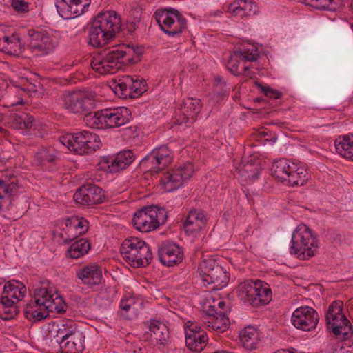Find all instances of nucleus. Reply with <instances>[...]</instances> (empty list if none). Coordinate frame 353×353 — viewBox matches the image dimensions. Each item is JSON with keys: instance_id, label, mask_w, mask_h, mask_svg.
<instances>
[{"instance_id": "bb28decb", "label": "nucleus", "mask_w": 353, "mask_h": 353, "mask_svg": "<svg viewBox=\"0 0 353 353\" xmlns=\"http://www.w3.org/2000/svg\"><path fill=\"white\" fill-rule=\"evenodd\" d=\"M135 159L133 152L130 150H123L115 156H108L103 158V162L108 164L110 172H117L125 169Z\"/></svg>"}, {"instance_id": "f3484780", "label": "nucleus", "mask_w": 353, "mask_h": 353, "mask_svg": "<svg viewBox=\"0 0 353 353\" xmlns=\"http://www.w3.org/2000/svg\"><path fill=\"white\" fill-rule=\"evenodd\" d=\"M74 201L83 205L91 206L103 202L105 194L102 188L94 184H85L74 194Z\"/></svg>"}, {"instance_id": "13d9d810", "label": "nucleus", "mask_w": 353, "mask_h": 353, "mask_svg": "<svg viewBox=\"0 0 353 353\" xmlns=\"http://www.w3.org/2000/svg\"><path fill=\"white\" fill-rule=\"evenodd\" d=\"M139 23L140 21H127L125 24L126 29L130 33H132L137 30Z\"/></svg>"}, {"instance_id": "412c9836", "label": "nucleus", "mask_w": 353, "mask_h": 353, "mask_svg": "<svg viewBox=\"0 0 353 353\" xmlns=\"http://www.w3.org/2000/svg\"><path fill=\"white\" fill-rule=\"evenodd\" d=\"M157 256L162 264L171 267L182 261L183 253L176 243L164 241L159 245Z\"/></svg>"}, {"instance_id": "603ef678", "label": "nucleus", "mask_w": 353, "mask_h": 353, "mask_svg": "<svg viewBox=\"0 0 353 353\" xmlns=\"http://www.w3.org/2000/svg\"><path fill=\"white\" fill-rule=\"evenodd\" d=\"M77 221L74 223V229L79 230V234H85L89 228V223L83 218L76 217Z\"/></svg>"}, {"instance_id": "aec40b11", "label": "nucleus", "mask_w": 353, "mask_h": 353, "mask_svg": "<svg viewBox=\"0 0 353 353\" xmlns=\"http://www.w3.org/2000/svg\"><path fill=\"white\" fill-rule=\"evenodd\" d=\"M90 0H60L56 3L59 15L63 19L77 17L86 12Z\"/></svg>"}, {"instance_id": "cd10ccee", "label": "nucleus", "mask_w": 353, "mask_h": 353, "mask_svg": "<svg viewBox=\"0 0 353 353\" xmlns=\"http://www.w3.org/2000/svg\"><path fill=\"white\" fill-rule=\"evenodd\" d=\"M4 120L8 127L15 130H29L32 127L34 122L32 116L23 112L19 113L11 112L6 116Z\"/></svg>"}, {"instance_id": "ddd939ff", "label": "nucleus", "mask_w": 353, "mask_h": 353, "mask_svg": "<svg viewBox=\"0 0 353 353\" xmlns=\"http://www.w3.org/2000/svg\"><path fill=\"white\" fill-rule=\"evenodd\" d=\"M172 152L167 145H161L154 149L143 158L139 163L140 168L145 172L157 173L168 166L172 161Z\"/></svg>"}, {"instance_id": "ea45409f", "label": "nucleus", "mask_w": 353, "mask_h": 353, "mask_svg": "<svg viewBox=\"0 0 353 353\" xmlns=\"http://www.w3.org/2000/svg\"><path fill=\"white\" fill-rule=\"evenodd\" d=\"M205 323L218 333L224 332L230 327V320L225 311H220L218 316L211 317V320L205 321Z\"/></svg>"}, {"instance_id": "0eeeda50", "label": "nucleus", "mask_w": 353, "mask_h": 353, "mask_svg": "<svg viewBox=\"0 0 353 353\" xmlns=\"http://www.w3.org/2000/svg\"><path fill=\"white\" fill-rule=\"evenodd\" d=\"M126 54L121 49H105L92 59V68L101 74H114L122 67Z\"/></svg>"}, {"instance_id": "f257e3e1", "label": "nucleus", "mask_w": 353, "mask_h": 353, "mask_svg": "<svg viewBox=\"0 0 353 353\" xmlns=\"http://www.w3.org/2000/svg\"><path fill=\"white\" fill-rule=\"evenodd\" d=\"M122 28L120 16L114 10L99 12L90 23L89 44L102 47L115 38Z\"/></svg>"}, {"instance_id": "774afa93", "label": "nucleus", "mask_w": 353, "mask_h": 353, "mask_svg": "<svg viewBox=\"0 0 353 353\" xmlns=\"http://www.w3.org/2000/svg\"><path fill=\"white\" fill-rule=\"evenodd\" d=\"M276 140H277V137H276L275 136H273V137H271V139H270V141H271L272 142H274H274H276Z\"/></svg>"}, {"instance_id": "8fccbe9b", "label": "nucleus", "mask_w": 353, "mask_h": 353, "mask_svg": "<svg viewBox=\"0 0 353 353\" xmlns=\"http://www.w3.org/2000/svg\"><path fill=\"white\" fill-rule=\"evenodd\" d=\"M11 6L19 13L27 12L29 10V3L24 0H12Z\"/></svg>"}, {"instance_id": "423d86ee", "label": "nucleus", "mask_w": 353, "mask_h": 353, "mask_svg": "<svg viewBox=\"0 0 353 353\" xmlns=\"http://www.w3.org/2000/svg\"><path fill=\"white\" fill-rule=\"evenodd\" d=\"M291 254H296L301 260H306L314 256L319 248L318 240L307 228H298L292 234Z\"/></svg>"}, {"instance_id": "4be33fe9", "label": "nucleus", "mask_w": 353, "mask_h": 353, "mask_svg": "<svg viewBox=\"0 0 353 353\" xmlns=\"http://www.w3.org/2000/svg\"><path fill=\"white\" fill-rule=\"evenodd\" d=\"M28 35L30 39L29 46L34 52L46 55L54 50L52 38L46 32L30 29L28 30Z\"/></svg>"}, {"instance_id": "49530a36", "label": "nucleus", "mask_w": 353, "mask_h": 353, "mask_svg": "<svg viewBox=\"0 0 353 353\" xmlns=\"http://www.w3.org/2000/svg\"><path fill=\"white\" fill-rule=\"evenodd\" d=\"M127 48H128V52H127V54H130L132 51L133 53V56L132 57L128 58L127 61L129 64H134L137 63L140 57L143 54V49L141 46H134V45L127 46Z\"/></svg>"}, {"instance_id": "b1692460", "label": "nucleus", "mask_w": 353, "mask_h": 353, "mask_svg": "<svg viewBox=\"0 0 353 353\" xmlns=\"http://www.w3.org/2000/svg\"><path fill=\"white\" fill-rule=\"evenodd\" d=\"M76 275L83 285L91 288L99 286L103 280L101 268L96 263H90L77 270Z\"/></svg>"}, {"instance_id": "3c124183", "label": "nucleus", "mask_w": 353, "mask_h": 353, "mask_svg": "<svg viewBox=\"0 0 353 353\" xmlns=\"http://www.w3.org/2000/svg\"><path fill=\"white\" fill-rule=\"evenodd\" d=\"M256 84L258 85V87L261 88V91L266 97L274 99L280 98L281 93L278 90H273L269 86H262L259 83H256Z\"/></svg>"}, {"instance_id": "f03ea898", "label": "nucleus", "mask_w": 353, "mask_h": 353, "mask_svg": "<svg viewBox=\"0 0 353 353\" xmlns=\"http://www.w3.org/2000/svg\"><path fill=\"white\" fill-rule=\"evenodd\" d=\"M72 321L54 325L49 332L52 345H57L62 353H81L84 350L83 334Z\"/></svg>"}, {"instance_id": "2eb2a0df", "label": "nucleus", "mask_w": 353, "mask_h": 353, "mask_svg": "<svg viewBox=\"0 0 353 353\" xmlns=\"http://www.w3.org/2000/svg\"><path fill=\"white\" fill-rule=\"evenodd\" d=\"M319 320L316 311L309 306H301L293 312L291 321L293 325L303 331H310L316 328Z\"/></svg>"}, {"instance_id": "338daca9", "label": "nucleus", "mask_w": 353, "mask_h": 353, "mask_svg": "<svg viewBox=\"0 0 353 353\" xmlns=\"http://www.w3.org/2000/svg\"><path fill=\"white\" fill-rule=\"evenodd\" d=\"M276 353H294V352L289 351V350H282L281 352H276Z\"/></svg>"}, {"instance_id": "7ed1b4c3", "label": "nucleus", "mask_w": 353, "mask_h": 353, "mask_svg": "<svg viewBox=\"0 0 353 353\" xmlns=\"http://www.w3.org/2000/svg\"><path fill=\"white\" fill-rule=\"evenodd\" d=\"M130 117L131 111L128 108L119 107L87 113L83 122L90 128H113L128 123Z\"/></svg>"}, {"instance_id": "dca6fc26", "label": "nucleus", "mask_w": 353, "mask_h": 353, "mask_svg": "<svg viewBox=\"0 0 353 353\" xmlns=\"http://www.w3.org/2000/svg\"><path fill=\"white\" fill-rule=\"evenodd\" d=\"M36 296H45L46 303L44 308L48 312H57L61 314L65 312L66 304L61 296L54 291L52 286L48 282L41 283V286L35 288Z\"/></svg>"}, {"instance_id": "20e7f679", "label": "nucleus", "mask_w": 353, "mask_h": 353, "mask_svg": "<svg viewBox=\"0 0 353 353\" xmlns=\"http://www.w3.org/2000/svg\"><path fill=\"white\" fill-rule=\"evenodd\" d=\"M123 258L134 268L146 267L153 259L148 244L137 237L123 241L121 247Z\"/></svg>"}, {"instance_id": "0e129e2a", "label": "nucleus", "mask_w": 353, "mask_h": 353, "mask_svg": "<svg viewBox=\"0 0 353 353\" xmlns=\"http://www.w3.org/2000/svg\"><path fill=\"white\" fill-rule=\"evenodd\" d=\"M7 43H4L3 38L1 36H0V51L3 52H6V47L5 45H6Z\"/></svg>"}, {"instance_id": "9d476101", "label": "nucleus", "mask_w": 353, "mask_h": 353, "mask_svg": "<svg viewBox=\"0 0 353 353\" xmlns=\"http://www.w3.org/2000/svg\"><path fill=\"white\" fill-rule=\"evenodd\" d=\"M155 17L161 29L170 37H178L187 30L186 19L175 8L157 10Z\"/></svg>"}, {"instance_id": "473e14b6", "label": "nucleus", "mask_w": 353, "mask_h": 353, "mask_svg": "<svg viewBox=\"0 0 353 353\" xmlns=\"http://www.w3.org/2000/svg\"><path fill=\"white\" fill-rule=\"evenodd\" d=\"M145 325L151 332L150 335L154 336L157 343L164 344L169 336V330L166 325L157 319H150Z\"/></svg>"}, {"instance_id": "f704fd0d", "label": "nucleus", "mask_w": 353, "mask_h": 353, "mask_svg": "<svg viewBox=\"0 0 353 353\" xmlns=\"http://www.w3.org/2000/svg\"><path fill=\"white\" fill-rule=\"evenodd\" d=\"M334 144L335 150L339 155L353 161V134L336 139Z\"/></svg>"}, {"instance_id": "6ab92c4d", "label": "nucleus", "mask_w": 353, "mask_h": 353, "mask_svg": "<svg viewBox=\"0 0 353 353\" xmlns=\"http://www.w3.org/2000/svg\"><path fill=\"white\" fill-rule=\"evenodd\" d=\"M26 293V288L25 285L16 280H12L5 284L2 293V300L6 303L8 309L15 310L14 316L19 312V307L17 303L23 299Z\"/></svg>"}, {"instance_id": "680f3d73", "label": "nucleus", "mask_w": 353, "mask_h": 353, "mask_svg": "<svg viewBox=\"0 0 353 353\" xmlns=\"http://www.w3.org/2000/svg\"><path fill=\"white\" fill-rule=\"evenodd\" d=\"M240 76L243 75L248 78H252L254 76V72L250 71V68L248 66H243L242 71H239Z\"/></svg>"}, {"instance_id": "393cba45", "label": "nucleus", "mask_w": 353, "mask_h": 353, "mask_svg": "<svg viewBox=\"0 0 353 353\" xmlns=\"http://www.w3.org/2000/svg\"><path fill=\"white\" fill-rule=\"evenodd\" d=\"M148 214L144 222L140 228L142 232H148L157 229L160 225H163L167 220V212L163 208L157 205L146 206Z\"/></svg>"}, {"instance_id": "f8f14e48", "label": "nucleus", "mask_w": 353, "mask_h": 353, "mask_svg": "<svg viewBox=\"0 0 353 353\" xmlns=\"http://www.w3.org/2000/svg\"><path fill=\"white\" fill-rule=\"evenodd\" d=\"M61 99L64 108L74 114L85 115L95 108L94 97L86 92H65Z\"/></svg>"}, {"instance_id": "5701e85b", "label": "nucleus", "mask_w": 353, "mask_h": 353, "mask_svg": "<svg viewBox=\"0 0 353 353\" xmlns=\"http://www.w3.org/2000/svg\"><path fill=\"white\" fill-rule=\"evenodd\" d=\"M259 54L256 48L252 46V49L250 50L239 47L230 54L228 61L227 68L232 74L239 77L240 73L238 67L240 62L254 61L257 60Z\"/></svg>"}, {"instance_id": "6e6552de", "label": "nucleus", "mask_w": 353, "mask_h": 353, "mask_svg": "<svg viewBox=\"0 0 353 353\" xmlns=\"http://www.w3.org/2000/svg\"><path fill=\"white\" fill-rule=\"evenodd\" d=\"M343 303L337 300L333 301L328 307L325 313V321L327 328L331 330L336 336H342L343 339H348L352 334V327L349 320L342 312Z\"/></svg>"}, {"instance_id": "a878e982", "label": "nucleus", "mask_w": 353, "mask_h": 353, "mask_svg": "<svg viewBox=\"0 0 353 353\" xmlns=\"http://www.w3.org/2000/svg\"><path fill=\"white\" fill-rule=\"evenodd\" d=\"M34 294H35V292ZM45 297V296L34 295V300L30 301L26 305L23 313L26 319L33 323H36L48 316L49 312L44 308Z\"/></svg>"}, {"instance_id": "39448f33", "label": "nucleus", "mask_w": 353, "mask_h": 353, "mask_svg": "<svg viewBox=\"0 0 353 353\" xmlns=\"http://www.w3.org/2000/svg\"><path fill=\"white\" fill-rule=\"evenodd\" d=\"M240 289V299L254 307L266 305L272 300L270 285L261 280L247 281L241 285Z\"/></svg>"}, {"instance_id": "7c9ffc66", "label": "nucleus", "mask_w": 353, "mask_h": 353, "mask_svg": "<svg viewBox=\"0 0 353 353\" xmlns=\"http://www.w3.org/2000/svg\"><path fill=\"white\" fill-rule=\"evenodd\" d=\"M207 221L204 212L201 210L193 209L190 210L183 221V228L186 232L196 230L200 228V224L204 225Z\"/></svg>"}, {"instance_id": "4c0bfd02", "label": "nucleus", "mask_w": 353, "mask_h": 353, "mask_svg": "<svg viewBox=\"0 0 353 353\" xmlns=\"http://www.w3.org/2000/svg\"><path fill=\"white\" fill-rule=\"evenodd\" d=\"M90 243L86 239L81 238L71 244L67 250V254L72 259H79L88 252Z\"/></svg>"}, {"instance_id": "9b49d317", "label": "nucleus", "mask_w": 353, "mask_h": 353, "mask_svg": "<svg viewBox=\"0 0 353 353\" xmlns=\"http://www.w3.org/2000/svg\"><path fill=\"white\" fill-rule=\"evenodd\" d=\"M199 274L204 283L214 285L213 289L221 290L230 280L228 272L215 259H203L199 266Z\"/></svg>"}, {"instance_id": "e2e57ef3", "label": "nucleus", "mask_w": 353, "mask_h": 353, "mask_svg": "<svg viewBox=\"0 0 353 353\" xmlns=\"http://www.w3.org/2000/svg\"><path fill=\"white\" fill-rule=\"evenodd\" d=\"M226 95V91L225 90H221V91H217L215 94H214V98L215 99L219 101H221L223 99V98L225 97Z\"/></svg>"}, {"instance_id": "72a5a7b5", "label": "nucleus", "mask_w": 353, "mask_h": 353, "mask_svg": "<svg viewBox=\"0 0 353 353\" xmlns=\"http://www.w3.org/2000/svg\"><path fill=\"white\" fill-rule=\"evenodd\" d=\"M295 167L296 163L287 159H280L272 164V175L276 179L283 183L286 178L289 176L288 174L290 173L291 170L293 171Z\"/></svg>"}, {"instance_id": "5fc2aeb1", "label": "nucleus", "mask_w": 353, "mask_h": 353, "mask_svg": "<svg viewBox=\"0 0 353 353\" xmlns=\"http://www.w3.org/2000/svg\"><path fill=\"white\" fill-rule=\"evenodd\" d=\"M141 17V8H135L130 11L127 21H140Z\"/></svg>"}, {"instance_id": "a18cd8bd", "label": "nucleus", "mask_w": 353, "mask_h": 353, "mask_svg": "<svg viewBox=\"0 0 353 353\" xmlns=\"http://www.w3.org/2000/svg\"><path fill=\"white\" fill-rule=\"evenodd\" d=\"M147 210L148 209H146L145 206L137 210L134 214L132 223L134 228L139 231L143 225V222L145 221V218H147V216H149Z\"/></svg>"}, {"instance_id": "052dcab7", "label": "nucleus", "mask_w": 353, "mask_h": 353, "mask_svg": "<svg viewBox=\"0 0 353 353\" xmlns=\"http://www.w3.org/2000/svg\"><path fill=\"white\" fill-rule=\"evenodd\" d=\"M219 312H217L214 306H209L206 314L209 316V320H211V317H214L219 316Z\"/></svg>"}, {"instance_id": "37998d69", "label": "nucleus", "mask_w": 353, "mask_h": 353, "mask_svg": "<svg viewBox=\"0 0 353 353\" xmlns=\"http://www.w3.org/2000/svg\"><path fill=\"white\" fill-rule=\"evenodd\" d=\"M57 152L52 148H42L37 153V158L41 163H52L57 159Z\"/></svg>"}, {"instance_id": "58836bf2", "label": "nucleus", "mask_w": 353, "mask_h": 353, "mask_svg": "<svg viewBox=\"0 0 353 353\" xmlns=\"http://www.w3.org/2000/svg\"><path fill=\"white\" fill-rule=\"evenodd\" d=\"M202 103L200 99L194 98H188L184 101L181 110L183 113L190 116V123H193L198 114L201 112Z\"/></svg>"}, {"instance_id": "de8ad7c7", "label": "nucleus", "mask_w": 353, "mask_h": 353, "mask_svg": "<svg viewBox=\"0 0 353 353\" xmlns=\"http://www.w3.org/2000/svg\"><path fill=\"white\" fill-rule=\"evenodd\" d=\"M15 310L8 309L6 306V303L2 300V296L0 299V318L4 321H8L14 317Z\"/></svg>"}, {"instance_id": "4468645a", "label": "nucleus", "mask_w": 353, "mask_h": 353, "mask_svg": "<svg viewBox=\"0 0 353 353\" xmlns=\"http://www.w3.org/2000/svg\"><path fill=\"white\" fill-rule=\"evenodd\" d=\"M193 172V165L188 163L176 170L163 173L161 183L166 192H172L181 187L185 180L192 177Z\"/></svg>"}, {"instance_id": "864d4df0", "label": "nucleus", "mask_w": 353, "mask_h": 353, "mask_svg": "<svg viewBox=\"0 0 353 353\" xmlns=\"http://www.w3.org/2000/svg\"><path fill=\"white\" fill-rule=\"evenodd\" d=\"M330 350L332 353H353V346H343L341 343H338L336 346H331Z\"/></svg>"}, {"instance_id": "e433bc0d", "label": "nucleus", "mask_w": 353, "mask_h": 353, "mask_svg": "<svg viewBox=\"0 0 353 353\" xmlns=\"http://www.w3.org/2000/svg\"><path fill=\"white\" fill-rule=\"evenodd\" d=\"M239 337L245 348L250 350L256 348L259 334L253 327H245L240 332Z\"/></svg>"}, {"instance_id": "a211bd4d", "label": "nucleus", "mask_w": 353, "mask_h": 353, "mask_svg": "<svg viewBox=\"0 0 353 353\" xmlns=\"http://www.w3.org/2000/svg\"><path fill=\"white\" fill-rule=\"evenodd\" d=\"M185 344L190 351L201 352L208 341L207 333L196 324L190 321L185 324Z\"/></svg>"}, {"instance_id": "79ce46f5", "label": "nucleus", "mask_w": 353, "mask_h": 353, "mask_svg": "<svg viewBox=\"0 0 353 353\" xmlns=\"http://www.w3.org/2000/svg\"><path fill=\"white\" fill-rule=\"evenodd\" d=\"M146 82L143 79L141 80L132 78V84H130V89L132 96L130 99H136L146 91Z\"/></svg>"}, {"instance_id": "09e8293b", "label": "nucleus", "mask_w": 353, "mask_h": 353, "mask_svg": "<svg viewBox=\"0 0 353 353\" xmlns=\"http://www.w3.org/2000/svg\"><path fill=\"white\" fill-rule=\"evenodd\" d=\"M0 36L2 37L4 43H7V44L5 45L6 52L7 53L10 52V50L12 49V45L17 43H19V46L21 45V39L14 34L12 35L11 37H9L7 35H6L3 32H1Z\"/></svg>"}, {"instance_id": "1a4fd4ad", "label": "nucleus", "mask_w": 353, "mask_h": 353, "mask_svg": "<svg viewBox=\"0 0 353 353\" xmlns=\"http://www.w3.org/2000/svg\"><path fill=\"white\" fill-rule=\"evenodd\" d=\"M60 141L68 150L79 154L95 151L100 145L99 137L97 134L85 130L63 136Z\"/></svg>"}, {"instance_id": "4d7b16f0", "label": "nucleus", "mask_w": 353, "mask_h": 353, "mask_svg": "<svg viewBox=\"0 0 353 353\" xmlns=\"http://www.w3.org/2000/svg\"><path fill=\"white\" fill-rule=\"evenodd\" d=\"M116 290L111 286L105 287L101 292V294L103 299H109L111 297L114 296L116 294Z\"/></svg>"}, {"instance_id": "69168bd1", "label": "nucleus", "mask_w": 353, "mask_h": 353, "mask_svg": "<svg viewBox=\"0 0 353 353\" xmlns=\"http://www.w3.org/2000/svg\"><path fill=\"white\" fill-rule=\"evenodd\" d=\"M226 305V303L225 301H219V303H218V307L220 308V309H223Z\"/></svg>"}, {"instance_id": "c9c22d12", "label": "nucleus", "mask_w": 353, "mask_h": 353, "mask_svg": "<svg viewBox=\"0 0 353 353\" xmlns=\"http://www.w3.org/2000/svg\"><path fill=\"white\" fill-rule=\"evenodd\" d=\"M289 176L283 182V184L290 186L303 185L308 180V173L305 168L296 164L295 169L291 170Z\"/></svg>"}, {"instance_id": "bf43d9fd", "label": "nucleus", "mask_w": 353, "mask_h": 353, "mask_svg": "<svg viewBox=\"0 0 353 353\" xmlns=\"http://www.w3.org/2000/svg\"><path fill=\"white\" fill-rule=\"evenodd\" d=\"M133 301L132 299H126V300H121L120 303V308L125 312L129 311L132 307V303Z\"/></svg>"}, {"instance_id": "c03bdc74", "label": "nucleus", "mask_w": 353, "mask_h": 353, "mask_svg": "<svg viewBox=\"0 0 353 353\" xmlns=\"http://www.w3.org/2000/svg\"><path fill=\"white\" fill-rule=\"evenodd\" d=\"M77 221V219H76V217L68 218L65 219V226L68 228L67 231L65 232L67 236L64 237L63 234H61V237L63 239L64 243H68L76 239L77 235L72 234L71 232L74 230V223Z\"/></svg>"}, {"instance_id": "c85d7f7f", "label": "nucleus", "mask_w": 353, "mask_h": 353, "mask_svg": "<svg viewBox=\"0 0 353 353\" xmlns=\"http://www.w3.org/2000/svg\"><path fill=\"white\" fill-rule=\"evenodd\" d=\"M236 170L241 176L251 181L258 179L261 172L259 160L252 157H243Z\"/></svg>"}, {"instance_id": "6e6d98bb", "label": "nucleus", "mask_w": 353, "mask_h": 353, "mask_svg": "<svg viewBox=\"0 0 353 353\" xmlns=\"http://www.w3.org/2000/svg\"><path fill=\"white\" fill-rule=\"evenodd\" d=\"M176 123L179 125L184 123L187 127L190 126L192 124L190 123V116L185 114L181 110V114H180L179 117L176 119Z\"/></svg>"}, {"instance_id": "2f4dec72", "label": "nucleus", "mask_w": 353, "mask_h": 353, "mask_svg": "<svg viewBox=\"0 0 353 353\" xmlns=\"http://www.w3.org/2000/svg\"><path fill=\"white\" fill-rule=\"evenodd\" d=\"M254 3L248 0H236L230 3L228 7V12L233 16L245 17L255 13L256 10Z\"/></svg>"}, {"instance_id": "a19ab883", "label": "nucleus", "mask_w": 353, "mask_h": 353, "mask_svg": "<svg viewBox=\"0 0 353 353\" xmlns=\"http://www.w3.org/2000/svg\"><path fill=\"white\" fill-rule=\"evenodd\" d=\"M116 83L114 88V92L120 98L130 99L132 94L130 92V85L132 84V77L130 76H124L114 81Z\"/></svg>"}, {"instance_id": "c756f323", "label": "nucleus", "mask_w": 353, "mask_h": 353, "mask_svg": "<svg viewBox=\"0 0 353 353\" xmlns=\"http://www.w3.org/2000/svg\"><path fill=\"white\" fill-rule=\"evenodd\" d=\"M17 178L11 173L3 174L0 177V210L2 208L5 193L9 197L14 195L17 190Z\"/></svg>"}]
</instances>
